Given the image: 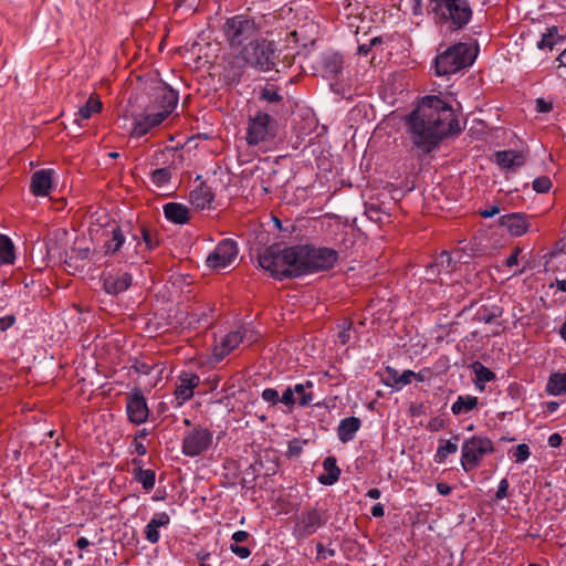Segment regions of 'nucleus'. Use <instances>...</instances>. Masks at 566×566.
I'll use <instances>...</instances> for the list:
<instances>
[{"instance_id": "423d86ee", "label": "nucleus", "mask_w": 566, "mask_h": 566, "mask_svg": "<svg viewBox=\"0 0 566 566\" xmlns=\"http://www.w3.org/2000/svg\"><path fill=\"white\" fill-rule=\"evenodd\" d=\"M262 18L248 14H235L228 18L223 24V34L231 49H241L262 30Z\"/></svg>"}, {"instance_id": "603ef678", "label": "nucleus", "mask_w": 566, "mask_h": 566, "mask_svg": "<svg viewBox=\"0 0 566 566\" xmlns=\"http://www.w3.org/2000/svg\"><path fill=\"white\" fill-rule=\"evenodd\" d=\"M316 552H317V555H316L317 560L328 559V558L333 557L336 553L334 548H325V546L322 543L316 544Z\"/></svg>"}, {"instance_id": "f257e3e1", "label": "nucleus", "mask_w": 566, "mask_h": 566, "mask_svg": "<svg viewBox=\"0 0 566 566\" xmlns=\"http://www.w3.org/2000/svg\"><path fill=\"white\" fill-rule=\"evenodd\" d=\"M406 125L412 144L422 154L432 151L447 135L461 132L452 106L436 95L422 97L407 116Z\"/></svg>"}, {"instance_id": "72a5a7b5", "label": "nucleus", "mask_w": 566, "mask_h": 566, "mask_svg": "<svg viewBox=\"0 0 566 566\" xmlns=\"http://www.w3.org/2000/svg\"><path fill=\"white\" fill-rule=\"evenodd\" d=\"M132 369L138 375H150L153 371H156V378L154 385H156L159 380H161V375L165 369L163 364H149L145 360L135 358L132 365Z\"/></svg>"}, {"instance_id": "aec40b11", "label": "nucleus", "mask_w": 566, "mask_h": 566, "mask_svg": "<svg viewBox=\"0 0 566 566\" xmlns=\"http://www.w3.org/2000/svg\"><path fill=\"white\" fill-rule=\"evenodd\" d=\"M132 241L128 242V245L132 242H135V252L136 254L144 255L146 252L153 251L159 244L158 238L151 233L145 227H140L137 232L130 234Z\"/></svg>"}, {"instance_id": "774afa93", "label": "nucleus", "mask_w": 566, "mask_h": 566, "mask_svg": "<svg viewBox=\"0 0 566 566\" xmlns=\"http://www.w3.org/2000/svg\"><path fill=\"white\" fill-rule=\"evenodd\" d=\"M499 212H500L499 207L497 206H492L491 208L481 211V216L483 218H492L495 214H497Z\"/></svg>"}, {"instance_id": "f8f14e48", "label": "nucleus", "mask_w": 566, "mask_h": 566, "mask_svg": "<svg viewBox=\"0 0 566 566\" xmlns=\"http://www.w3.org/2000/svg\"><path fill=\"white\" fill-rule=\"evenodd\" d=\"M327 522L324 511L318 509H308L302 511L295 520L293 535L296 539H305L315 534Z\"/></svg>"}, {"instance_id": "a211bd4d", "label": "nucleus", "mask_w": 566, "mask_h": 566, "mask_svg": "<svg viewBox=\"0 0 566 566\" xmlns=\"http://www.w3.org/2000/svg\"><path fill=\"white\" fill-rule=\"evenodd\" d=\"M247 332L248 329L245 327H240L237 331L228 333L221 342L213 347V360L216 363H220L226 356L243 343Z\"/></svg>"}, {"instance_id": "09e8293b", "label": "nucleus", "mask_w": 566, "mask_h": 566, "mask_svg": "<svg viewBox=\"0 0 566 566\" xmlns=\"http://www.w3.org/2000/svg\"><path fill=\"white\" fill-rule=\"evenodd\" d=\"M365 214L367 216L368 219L378 223H382L385 219L389 218V216L384 213L379 207H376L374 205L366 207Z\"/></svg>"}, {"instance_id": "5fc2aeb1", "label": "nucleus", "mask_w": 566, "mask_h": 566, "mask_svg": "<svg viewBox=\"0 0 566 566\" xmlns=\"http://www.w3.org/2000/svg\"><path fill=\"white\" fill-rule=\"evenodd\" d=\"M509 488H510V483H509L507 479H505V478L502 479L499 483V486H497V490L495 493L496 500L505 499L507 496Z\"/></svg>"}, {"instance_id": "2f4dec72", "label": "nucleus", "mask_w": 566, "mask_h": 566, "mask_svg": "<svg viewBox=\"0 0 566 566\" xmlns=\"http://www.w3.org/2000/svg\"><path fill=\"white\" fill-rule=\"evenodd\" d=\"M545 391L549 396H560L566 394V373H552L548 376Z\"/></svg>"}, {"instance_id": "473e14b6", "label": "nucleus", "mask_w": 566, "mask_h": 566, "mask_svg": "<svg viewBox=\"0 0 566 566\" xmlns=\"http://www.w3.org/2000/svg\"><path fill=\"white\" fill-rule=\"evenodd\" d=\"M503 315V308L497 304H483L474 315V319L480 323L489 324Z\"/></svg>"}, {"instance_id": "39448f33", "label": "nucleus", "mask_w": 566, "mask_h": 566, "mask_svg": "<svg viewBox=\"0 0 566 566\" xmlns=\"http://www.w3.org/2000/svg\"><path fill=\"white\" fill-rule=\"evenodd\" d=\"M298 247L281 249L279 247L268 248L259 258V264L277 280L286 277H298Z\"/></svg>"}, {"instance_id": "4d7b16f0", "label": "nucleus", "mask_w": 566, "mask_h": 566, "mask_svg": "<svg viewBox=\"0 0 566 566\" xmlns=\"http://www.w3.org/2000/svg\"><path fill=\"white\" fill-rule=\"evenodd\" d=\"M446 426V422L442 418L440 417H434L432 418L429 423H428V430L432 431V432H437V431H440L441 429H443Z\"/></svg>"}, {"instance_id": "052dcab7", "label": "nucleus", "mask_w": 566, "mask_h": 566, "mask_svg": "<svg viewBox=\"0 0 566 566\" xmlns=\"http://www.w3.org/2000/svg\"><path fill=\"white\" fill-rule=\"evenodd\" d=\"M350 329H352V324L348 323V325L346 327H344L339 333H338V342L342 344V345H345L346 343H348V340L350 339Z\"/></svg>"}, {"instance_id": "680f3d73", "label": "nucleus", "mask_w": 566, "mask_h": 566, "mask_svg": "<svg viewBox=\"0 0 566 566\" xmlns=\"http://www.w3.org/2000/svg\"><path fill=\"white\" fill-rule=\"evenodd\" d=\"M552 108H553V105H552L551 102H546L543 98H537L536 99V109H537V112H539V113H547V112L552 111Z\"/></svg>"}, {"instance_id": "58836bf2", "label": "nucleus", "mask_w": 566, "mask_h": 566, "mask_svg": "<svg viewBox=\"0 0 566 566\" xmlns=\"http://www.w3.org/2000/svg\"><path fill=\"white\" fill-rule=\"evenodd\" d=\"M102 106L103 104L97 97L91 96L86 103L80 107L76 116L81 119H88L93 114L99 113L102 111Z\"/></svg>"}, {"instance_id": "5701e85b", "label": "nucleus", "mask_w": 566, "mask_h": 566, "mask_svg": "<svg viewBox=\"0 0 566 566\" xmlns=\"http://www.w3.org/2000/svg\"><path fill=\"white\" fill-rule=\"evenodd\" d=\"M214 200V192L207 182H200L189 193V201L197 210H205L212 208Z\"/></svg>"}, {"instance_id": "c03bdc74", "label": "nucleus", "mask_w": 566, "mask_h": 566, "mask_svg": "<svg viewBox=\"0 0 566 566\" xmlns=\"http://www.w3.org/2000/svg\"><path fill=\"white\" fill-rule=\"evenodd\" d=\"M509 455L513 458L516 463H523L530 458L531 450L526 443H520L509 451Z\"/></svg>"}, {"instance_id": "2eb2a0df", "label": "nucleus", "mask_w": 566, "mask_h": 566, "mask_svg": "<svg viewBox=\"0 0 566 566\" xmlns=\"http://www.w3.org/2000/svg\"><path fill=\"white\" fill-rule=\"evenodd\" d=\"M457 268V262L451 254L443 251L426 269V275L429 281L439 279L441 284L447 283L444 276L450 275Z\"/></svg>"}, {"instance_id": "c756f323", "label": "nucleus", "mask_w": 566, "mask_h": 566, "mask_svg": "<svg viewBox=\"0 0 566 566\" xmlns=\"http://www.w3.org/2000/svg\"><path fill=\"white\" fill-rule=\"evenodd\" d=\"M323 468L325 470V474H321L317 480L323 485H333L335 484L340 476V469L337 465L336 458L329 455L324 459Z\"/></svg>"}, {"instance_id": "37998d69", "label": "nucleus", "mask_w": 566, "mask_h": 566, "mask_svg": "<svg viewBox=\"0 0 566 566\" xmlns=\"http://www.w3.org/2000/svg\"><path fill=\"white\" fill-rule=\"evenodd\" d=\"M259 99L269 104H280L283 101V96L279 93L277 88L265 86L260 91Z\"/></svg>"}, {"instance_id": "a19ab883", "label": "nucleus", "mask_w": 566, "mask_h": 566, "mask_svg": "<svg viewBox=\"0 0 566 566\" xmlns=\"http://www.w3.org/2000/svg\"><path fill=\"white\" fill-rule=\"evenodd\" d=\"M171 180V171L169 168H157L150 174V181L158 188L166 187Z\"/></svg>"}, {"instance_id": "3c124183", "label": "nucleus", "mask_w": 566, "mask_h": 566, "mask_svg": "<svg viewBox=\"0 0 566 566\" xmlns=\"http://www.w3.org/2000/svg\"><path fill=\"white\" fill-rule=\"evenodd\" d=\"M413 376H416V373L413 370H403L399 376L398 387L396 391H400L405 386L411 384L413 380Z\"/></svg>"}, {"instance_id": "e433bc0d", "label": "nucleus", "mask_w": 566, "mask_h": 566, "mask_svg": "<svg viewBox=\"0 0 566 566\" xmlns=\"http://www.w3.org/2000/svg\"><path fill=\"white\" fill-rule=\"evenodd\" d=\"M559 41H560V36L558 34V28L553 25L551 28H547L546 32L542 34L541 40L536 44V48L538 50H545V49L553 50V48Z\"/></svg>"}, {"instance_id": "393cba45", "label": "nucleus", "mask_w": 566, "mask_h": 566, "mask_svg": "<svg viewBox=\"0 0 566 566\" xmlns=\"http://www.w3.org/2000/svg\"><path fill=\"white\" fill-rule=\"evenodd\" d=\"M132 463L134 465L132 471L134 480L140 483L145 491L153 490L156 483V472L151 469H144L140 459L134 458Z\"/></svg>"}, {"instance_id": "412c9836", "label": "nucleus", "mask_w": 566, "mask_h": 566, "mask_svg": "<svg viewBox=\"0 0 566 566\" xmlns=\"http://www.w3.org/2000/svg\"><path fill=\"white\" fill-rule=\"evenodd\" d=\"M493 156L496 165L506 171H515L526 161L524 153L520 150H499Z\"/></svg>"}, {"instance_id": "e2e57ef3", "label": "nucleus", "mask_w": 566, "mask_h": 566, "mask_svg": "<svg viewBox=\"0 0 566 566\" xmlns=\"http://www.w3.org/2000/svg\"><path fill=\"white\" fill-rule=\"evenodd\" d=\"M563 442V438L559 433L555 432L548 437V446L552 448H558Z\"/></svg>"}, {"instance_id": "13d9d810", "label": "nucleus", "mask_w": 566, "mask_h": 566, "mask_svg": "<svg viewBox=\"0 0 566 566\" xmlns=\"http://www.w3.org/2000/svg\"><path fill=\"white\" fill-rule=\"evenodd\" d=\"M251 538V535L247 531H237L232 534L231 539L232 544L239 545V543L247 542Z\"/></svg>"}, {"instance_id": "4468645a", "label": "nucleus", "mask_w": 566, "mask_h": 566, "mask_svg": "<svg viewBox=\"0 0 566 566\" xmlns=\"http://www.w3.org/2000/svg\"><path fill=\"white\" fill-rule=\"evenodd\" d=\"M238 251V244L234 240L223 239L207 256V264L212 269H224L233 262Z\"/></svg>"}, {"instance_id": "f3484780", "label": "nucleus", "mask_w": 566, "mask_h": 566, "mask_svg": "<svg viewBox=\"0 0 566 566\" xmlns=\"http://www.w3.org/2000/svg\"><path fill=\"white\" fill-rule=\"evenodd\" d=\"M200 378L191 371H182L178 378L175 389V407H181L186 401L193 397L195 389L199 386Z\"/></svg>"}, {"instance_id": "0e129e2a", "label": "nucleus", "mask_w": 566, "mask_h": 566, "mask_svg": "<svg viewBox=\"0 0 566 566\" xmlns=\"http://www.w3.org/2000/svg\"><path fill=\"white\" fill-rule=\"evenodd\" d=\"M559 408V402L557 401H548L544 405V412L547 415H552L557 411Z\"/></svg>"}, {"instance_id": "de8ad7c7", "label": "nucleus", "mask_w": 566, "mask_h": 566, "mask_svg": "<svg viewBox=\"0 0 566 566\" xmlns=\"http://www.w3.org/2000/svg\"><path fill=\"white\" fill-rule=\"evenodd\" d=\"M552 186V180L547 176L537 177L532 182L533 190L537 193L548 192Z\"/></svg>"}, {"instance_id": "ddd939ff", "label": "nucleus", "mask_w": 566, "mask_h": 566, "mask_svg": "<svg viewBox=\"0 0 566 566\" xmlns=\"http://www.w3.org/2000/svg\"><path fill=\"white\" fill-rule=\"evenodd\" d=\"M126 413L134 424H143L148 420L149 408L140 388L135 387L126 397Z\"/></svg>"}, {"instance_id": "20e7f679", "label": "nucleus", "mask_w": 566, "mask_h": 566, "mask_svg": "<svg viewBox=\"0 0 566 566\" xmlns=\"http://www.w3.org/2000/svg\"><path fill=\"white\" fill-rule=\"evenodd\" d=\"M427 12L437 25L454 31L464 28L473 15L469 0H428Z\"/></svg>"}, {"instance_id": "69168bd1", "label": "nucleus", "mask_w": 566, "mask_h": 566, "mask_svg": "<svg viewBox=\"0 0 566 566\" xmlns=\"http://www.w3.org/2000/svg\"><path fill=\"white\" fill-rule=\"evenodd\" d=\"M133 447H134V451L139 455V457H143L147 453V449L146 447L144 446V443H142L140 441H137V440H133Z\"/></svg>"}, {"instance_id": "c9c22d12", "label": "nucleus", "mask_w": 566, "mask_h": 566, "mask_svg": "<svg viewBox=\"0 0 566 566\" xmlns=\"http://www.w3.org/2000/svg\"><path fill=\"white\" fill-rule=\"evenodd\" d=\"M15 260V249L12 240L0 233V264H13Z\"/></svg>"}, {"instance_id": "cd10ccee", "label": "nucleus", "mask_w": 566, "mask_h": 566, "mask_svg": "<svg viewBox=\"0 0 566 566\" xmlns=\"http://www.w3.org/2000/svg\"><path fill=\"white\" fill-rule=\"evenodd\" d=\"M165 218L176 224H185L189 220V209L178 202H168L164 206Z\"/></svg>"}, {"instance_id": "338daca9", "label": "nucleus", "mask_w": 566, "mask_h": 566, "mask_svg": "<svg viewBox=\"0 0 566 566\" xmlns=\"http://www.w3.org/2000/svg\"><path fill=\"white\" fill-rule=\"evenodd\" d=\"M371 515L374 517H382L385 515V507L381 503H376L371 507Z\"/></svg>"}, {"instance_id": "c85d7f7f", "label": "nucleus", "mask_w": 566, "mask_h": 566, "mask_svg": "<svg viewBox=\"0 0 566 566\" xmlns=\"http://www.w3.org/2000/svg\"><path fill=\"white\" fill-rule=\"evenodd\" d=\"M294 396L297 400V406L301 408L308 407L314 400V382L312 380H305L291 385Z\"/></svg>"}, {"instance_id": "dca6fc26", "label": "nucleus", "mask_w": 566, "mask_h": 566, "mask_svg": "<svg viewBox=\"0 0 566 566\" xmlns=\"http://www.w3.org/2000/svg\"><path fill=\"white\" fill-rule=\"evenodd\" d=\"M103 283V290L109 295H118L126 290L133 283V276L128 272H103L101 275Z\"/></svg>"}, {"instance_id": "f03ea898", "label": "nucleus", "mask_w": 566, "mask_h": 566, "mask_svg": "<svg viewBox=\"0 0 566 566\" xmlns=\"http://www.w3.org/2000/svg\"><path fill=\"white\" fill-rule=\"evenodd\" d=\"M179 93L167 83L155 80L146 87V102L133 119L130 135L140 138L160 126L177 108Z\"/></svg>"}, {"instance_id": "bf43d9fd", "label": "nucleus", "mask_w": 566, "mask_h": 566, "mask_svg": "<svg viewBox=\"0 0 566 566\" xmlns=\"http://www.w3.org/2000/svg\"><path fill=\"white\" fill-rule=\"evenodd\" d=\"M15 323L14 315H6L0 317V332H6Z\"/></svg>"}, {"instance_id": "9d476101", "label": "nucleus", "mask_w": 566, "mask_h": 566, "mask_svg": "<svg viewBox=\"0 0 566 566\" xmlns=\"http://www.w3.org/2000/svg\"><path fill=\"white\" fill-rule=\"evenodd\" d=\"M275 134L276 120L266 112L258 111L249 117L245 136L248 145L256 146L262 142L274 138Z\"/></svg>"}, {"instance_id": "a18cd8bd", "label": "nucleus", "mask_w": 566, "mask_h": 566, "mask_svg": "<svg viewBox=\"0 0 566 566\" xmlns=\"http://www.w3.org/2000/svg\"><path fill=\"white\" fill-rule=\"evenodd\" d=\"M406 10L415 18L423 17V0H401Z\"/></svg>"}, {"instance_id": "6ab92c4d", "label": "nucleus", "mask_w": 566, "mask_h": 566, "mask_svg": "<svg viewBox=\"0 0 566 566\" xmlns=\"http://www.w3.org/2000/svg\"><path fill=\"white\" fill-rule=\"evenodd\" d=\"M53 169H40L32 174L30 191L35 197H46L53 188Z\"/></svg>"}, {"instance_id": "6e6552de", "label": "nucleus", "mask_w": 566, "mask_h": 566, "mask_svg": "<svg viewBox=\"0 0 566 566\" xmlns=\"http://www.w3.org/2000/svg\"><path fill=\"white\" fill-rule=\"evenodd\" d=\"M474 61L472 49L467 43H457L440 53L434 60L438 76H447L470 66Z\"/></svg>"}, {"instance_id": "79ce46f5", "label": "nucleus", "mask_w": 566, "mask_h": 566, "mask_svg": "<svg viewBox=\"0 0 566 566\" xmlns=\"http://www.w3.org/2000/svg\"><path fill=\"white\" fill-rule=\"evenodd\" d=\"M399 376L398 370L391 366H387L384 373L380 374L381 382L386 387H390L392 391H396L398 387Z\"/></svg>"}, {"instance_id": "bb28decb", "label": "nucleus", "mask_w": 566, "mask_h": 566, "mask_svg": "<svg viewBox=\"0 0 566 566\" xmlns=\"http://www.w3.org/2000/svg\"><path fill=\"white\" fill-rule=\"evenodd\" d=\"M459 434H453L450 439H440L439 446L433 455L434 462L438 464L444 463L449 455L457 453L459 449Z\"/></svg>"}, {"instance_id": "8fccbe9b", "label": "nucleus", "mask_w": 566, "mask_h": 566, "mask_svg": "<svg viewBox=\"0 0 566 566\" xmlns=\"http://www.w3.org/2000/svg\"><path fill=\"white\" fill-rule=\"evenodd\" d=\"M261 398L264 402H266L269 406H276L280 403V392L275 388H265L261 392Z\"/></svg>"}, {"instance_id": "7ed1b4c3", "label": "nucleus", "mask_w": 566, "mask_h": 566, "mask_svg": "<svg viewBox=\"0 0 566 566\" xmlns=\"http://www.w3.org/2000/svg\"><path fill=\"white\" fill-rule=\"evenodd\" d=\"M280 51L273 40L255 38L244 44L237 54V60L244 69L259 73H269L276 69Z\"/></svg>"}, {"instance_id": "6e6d98bb", "label": "nucleus", "mask_w": 566, "mask_h": 566, "mask_svg": "<svg viewBox=\"0 0 566 566\" xmlns=\"http://www.w3.org/2000/svg\"><path fill=\"white\" fill-rule=\"evenodd\" d=\"M303 451L302 442L298 440H292L287 447V454L290 457H298Z\"/></svg>"}, {"instance_id": "4c0bfd02", "label": "nucleus", "mask_w": 566, "mask_h": 566, "mask_svg": "<svg viewBox=\"0 0 566 566\" xmlns=\"http://www.w3.org/2000/svg\"><path fill=\"white\" fill-rule=\"evenodd\" d=\"M324 72L329 77H336L343 70V59L339 54H332L324 57Z\"/></svg>"}, {"instance_id": "b1692460", "label": "nucleus", "mask_w": 566, "mask_h": 566, "mask_svg": "<svg viewBox=\"0 0 566 566\" xmlns=\"http://www.w3.org/2000/svg\"><path fill=\"white\" fill-rule=\"evenodd\" d=\"M170 524V516L166 512H157L149 520L144 528L145 538L150 544H157L160 539V527H167Z\"/></svg>"}, {"instance_id": "49530a36", "label": "nucleus", "mask_w": 566, "mask_h": 566, "mask_svg": "<svg viewBox=\"0 0 566 566\" xmlns=\"http://www.w3.org/2000/svg\"><path fill=\"white\" fill-rule=\"evenodd\" d=\"M280 402L290 410L297 406V400L291 385L286 386L280 395Z\"/></svg>"}, {"instance_id": "864d4df0", "label": "nucleus", "mask_w": 566, "mask_h": 566, "mask_svg": "<svg viewBox=\"0 0 566 566\" xmlns=\"http://www.w3.org/2000/svg\"><path fill=\"white\" fill-rule=\"evenodd\" d=\"M229 548L232 554H234L235 556H238L241 559H245V558L250 557V555H251V549L248 546L231 544Z\"/></svg>"}, {"instance_id": "0eeeda50", "label": "nucleus", "mask_w": 566, "mask_h": 566, "mask_svg": "<svg viewBox=\"0 0 566 566\" xmlns=\"http://www.w3.org/2000/svg\"><path fill=\"white\" fill-rule=\"evenodd\" d=\"M298 247L300 276L307 273L327 271L336 264L338 252L331 248Z\"/></svg>"}, {"instance_id": "4be33fe9", "label": "nucleus", "mask_w": 566, "mask_h": 566, "mask_svg": "<svg viewBox=\"0 0 566 566\" xmlns=\"http://www.w3.org/2000/svg\"><path fill=\"white\" fill-rule=\"evenodd\" d=\"M500 224L506 228L513 237H521L525 234L530 227L526 214L520 212L501 216Z\"/></svg>"}, {"instance_id": "a878e982", "label": "nucleus", "mask_w": 566, "mask_h": 566, "mask_svg": "<svg viewBox=\"0 0 566 566\" xmlns=\"http://www.w3.org/2000/svg\"><path fill=\"white\" fill-rule=\"evenodd\" d=\"M360 427L361 420L357 417L353 416L342 419L337 427L338 440L343 443L352 441Z\"/></svg>"}, {"instance_id": "ea45409f", "label": "nucleus", "mask_w": 566, "mask_h": 566, "mask_svg": "<svg viewBox=\"0 0 566 566\" xmlns=\"http://www.w3.org/2000/svg\"><path fill=\"white\" fill-rule=\"evenodd\" d=\"M474 374H475V386L483 389L484 382H489L495 378V375L492 370H490L488 367L483 366L480 363H476L474 366Z\"/></svg>"}, {"instance_id": "f704fd0d", "label": "nucleus", "mask_w": 566, "mask_h": 566, "mask_svg": "<svg viewBox=\"0 0 566 566\" xmlns=\"http://www.w3.org/2000/svg\"><path fill=\"white\" fill-rule=\"evenodd\" d=\"M126 243V237L120 228H114L112 237L104 243L105 254L114 255L118 253Z\"/></svg>"}, {"instance_id": "1a4fd4ad", "label": "nucleus", "mask_w": 566, "mask_h": 566, "mask_svg": "<svg viewBox=\"0 0 566 566\" xmlns=\"http://www.w3.org/2000/svg\"><path fill=\"white\" fill-rule=\"evenodd\" d=\"M494 443L486 436H472L465 439L461 446V468L464 472H471L480 467L485 455L494 452Z\"/></svg>"}, {"instance_id": "9b49d317", "label": "nucleus", "mask_w": 566, "mask_h": 566, "mask_svg": "<svg viewBox=\"0 0 566 566\" xmlns=\"http://www.w3.org/2000/svg\"><path fill=\"white\" fill-rule=\"evenodd\" d=\"M213 441V433L205 427L195 426L187 430L181 442V452L189 458H196L207 452Z\"/></svg>"}, {"instance_id": "7c9ffc66", "label": "nucleus", "mask_w": 566, "mask_h": 566, "mask_svg": "<svg viewBox=\"0 0 566 566\" xmlns=\"http://www.w3.org/2000/svg\"><path fill=\"white\" fill-rule=\"evenodd\" d=\"M479 406V399L471 395H460L451 405V412L454 416L467 415Z\"/></svg>"}]
</instances>
